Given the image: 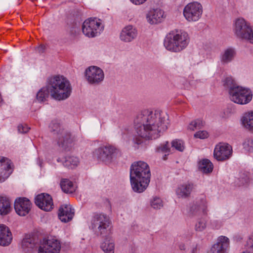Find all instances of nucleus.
<instances>
[{"label":"nucleus","mask_w":253,"mask_h":253,"mask_svg":"<svg viewBox=\"0 0 253 253\" xmlns=\"http://www.w3.org/2000/svg\"><path fill=\"white\" fill-rule=\"evenodd\" d=\"M134 124L137 135L150 139L158 138L161 133L168 128L169 122L167 115L164 112L144 110L137 115Z\"/></svg>","instance_id":"1"},{"label":"nucleus","mask_w":253,"mask_h":253,"mask_svg":"<svg viewBox=\"0 0 253 253\" xmlns=\"http://www.w3.org/2000/svg\"><path fill=\"white\" fill-rule=\"evenodd\" d=\"M72 87L69 81L64 76L57 75L48 79L46 87L42 88L37 94L40 102L44 101L48 95L58 101L68 98L71 95Z\"/></svg>","instance_id":"2"},{"label":"nucleus","mask_w":253,"mask_h":253,"mask_svg":"<svg viewBox=\"0 0 253 253\" xmlns=\"http://www.w3.org/2000/svg\"><path fill=\"white\" fill-rule=\"evenodd\" d=\"M151 176L149 165L139 161L132 164L130 168V181L133 190H145Z\"/></svg>","instance_id":"3"},{"label":"nucleus","mask_w":253,"mask_h":253,"mask_svg":"<svg viewBox=\"0 0 253 253\" xmlns=\"http://www.w3.org/2000/svg\"><path fill=\"white\" fill-rule=\"evenodd\" d=\"M189 40V35L186 32L175 29L167 34L164 44L167 50L171 52H179L187 46Z\"/></svg>","instance_id":"4"},{"label":"nucleus","mask_w":253,"mask_h":253,"mask_svg":"<svg viewBox=\"0 0 253 253\" xmlns=\"http://www.w3.org/2000/svg\"><path fill=\"white\" fill-rule=\"evenodd\" d=\"M50 130L57 137L58 146L63 150H69L73 146L75 138L70 132L64 129L58 121L51 122L49 125Z\"/></svg>","instance_id":"5"},{"label":"nucleus","mask_w":253,"mask_h":253,"mask_svg":"<svg viewBox=\"0 0 253 253\" xmlns=\"http://www.w3.org/2000/svg\"><path fill=\"white\" fill-rule=\"evenodd\" d=\"M93 157L106 164H110L118 157L121 155V151L115 146L106 144L94 150Z\"/></svg>","instance_id":"6"},{"label":"nucleus","mask_w":253,"mask_h":253,"mask_svg":"<svg viewBox=\"0 0 253 253\" xmlns=\"http://www.w3.org/2000/svg\"><path fill=\"white\" fill-rule=\"evenodd\" d=\"M233 32L237 38L253 43V27L243 18H238L233 25Z\"/></svg>","instance_id":"7"},{"label":"nucleus","mask_w":253,"mask_h":253,"mask_svg":"<svg viewBox=\"0 0 253 253\" xmlns=\"http://www.w3.org/2000/svg\"><path fill=\"white\" fill-rule=\"evenodd\" d=\"M230 100L237 104L244 105L249 103L252 99L253 93L248 88L238 86L230 91Z\"/></svg>","instance_id":"8"},{"label":"nucleus","mask_w":253,"mask_h":253,"mask_svg":"<svg viewBox=\"0 0 253 253\" xmlns=\"http://www.w3.org/2000/svg\"><path fill=\"white\" fill-rule=\"evenodd\" d=\"M104 26L100 19L89 18L84 21L82 25L83 33L88 37H94L100 34Z\"/></svg>","instance_id":"9"},{"label":"nucleus","mask_w":253,"mask_h":253,"mask_svg":"<svg viewBox=\"0 0 253 253\" xmlns=\"http://www.w3.org/2000/svg\"><path fill=\"white\" fill-rule=\"evenodd\" d=\"M110 225L109 218L106 215L97 213L94 215L91 220V227L98 235H104L107 233Z\"/></svg>","instance_id":"10"},{"label":"nucleus","mask_w":253,"mask_h":253,"mask_svg":"<svg viewBox=\"0 0 253 253\" xmlns=\"http://www.w3.org/2000/svg\"><path fill=\"white\" fill-rule=\"evenodd\" d=\"M203 13V6L198 2H193L187 4L183 9V15L189 22L199 20Z\"/></svg>","instance_id":"11"},{"label":"nucleus","mask_w":253,"mask_h":253,"mask_svg":"<svg viewBox=\"0 0 253 253\" xmlns=\"http://www.w3.org/2000/svg\"><path fill=\"white\" fill-rule=\"evenodd\" d=\"M85 77L90 84H97L101 82L104 78L103 71L96 66H90L85 70Z\"/></svg>","instance_id":"12"},{"label":"nucleus","mask_w":253,"mask_h":253,"mask_svg":"<svg viewBox=\"0 0 253 253\" xmlns=\"http://www.w3.org/2000/svg\"><path fill=\"white\" fill-rule=\"evenodd\" d=\"M232 153V149L230 145L225 143H220L216 145L213 155L217 161H223L229 159Z\"/></svg>","instance_id":"13"},{"label":"nucleus","mask_w":253,"mask_h":253,"mask_svg":"<svg viewBox=\"0 0 253 253\" xmlns=\"http://www.w3.org/2000/svg\"><path fill=\"white\" fill-rule=\"evenodd\" d=\"M35 203L39 208L45 211H51L54 207L51 196L47 193H42L36 196Z\"/></svg>","instance_id":"14"},{"label":"nucleus","mask_w":253,"mask_h":253,"mask_svg":"<svg viewBox=\"0 0 253 253\" xmlns=\"http://www.w3.org/2000/svg\"><path fill=\"white\" fill-rule=\"evenodd\" d=\"M32 203L27 198L19 197L14 202V209L16 212L20 216L28 214L32 208Z\"/></svg>","instance_id":"15"},{"label":"nucleus","mask_w":253,"mask_h":253,"mask_svg":"<svg viewBox=\"0 0 253 253\" xmlns=\"http://www.w3.org/2000/svg\"><path fill=\"white\" fill-rule=\"evenodd\" d=\"M12 172L10 160L4 157L0 156V182L5 181Z\"/></svg>","instance_id":"16"},{"label":"nucleus","mask_w":253,"mask_h":253,"mask_svg":"<svg viewBox=\"0 0 253 253\" xmlns=\"http://www.w3.org/2000/svg\"><path fill=\"white\" fill-rule=\"evenodd\" d=\"M74 214V210L72 208L70 205H62L59 209L58 217L62 222L66 223L71 221Z\"/></svg>","instance_id":"17"},{"label":"nucleus","mask_w":253,"mask_h":253,"mask_svg":"<svg viewBox=\"0 0 253 253\" xmlns=\"http://www.w3.org/2000/svg\"><path fill=\"white\" fill-rule=\"evenodd\" d=\"M164 18V12L160 8L150 9L146 15L147 22L150 24L161 23Z\"/></svg>","instance_id":"18"},{"label":"nucleus","mask_w":253,"mask_h":253,"mask_svg":"<svg viewBox=\"0 0 253 253\" xmlns=\"http://www.w3.org/2000/svg\"><path fill=\"white\" fill-rule=\"evenodd\" d=\"M137 36V30L132 25H127L123 28L120 34V39L128 42L134 40Z\"/></svg>","instance_id":"19"},{"label":"nucleus","mask_w":253,"mask_h":253,"mask_svg":"<svg viewBox=\"0 0 253 253\" xmlns=\"http://www.w3.org/2000/svg\"><path fill=\"white\" fill-rule=\"evenodd\" d=\"M229 240L225 236L218 237L216 244H214L211 249V253H224L228 247Z\"/></svg>","instance_id":"20"},{"label":"nucleus","mask_w":253,"mask_h":253,"mask_svg":"<svg viewBox=\"0 0 253 253\" xmlns=\"http://www.w3.org/2000/svg\"><path fill=\"white\" fill-rule=\"evenodd\" d=\"M12 240V236L9 228L3 224L0 225V245L8 246Z\"/></svg>","instance_id":"21"},{"label":"nucleus","mask_w":253,"mask_h":253,"mask_svg":"<svg viewBox=\"0 0 253 253\" xmlns=\"http://www.w3.org/2000/svg\"><path fill=\"white\" fill-rule=\"evenodd\" d=\"M236 55L235 49L232 47L225 49L220 55V61L223 64L232 62Z\"/></svg>","instance_id":"22"},{"label":"nucleus","mask_w":253,"mask_h":253,"mask_svg":"<svg viewBox=\"0 0 253 253\" xmlns=\"http://www.w3.org/2000/svg\"><path fill=\"white\" fill-rule=\"evenodd\" d=\"M43 247L48 249L51 253H58L61 249V244L56 238H51L47 240L46 243Z\"/></svg>","instance_id":"23"},{"label":"nucleus","mask_w":253,"mask_h":253,"mask_svg":"<svg viewBox=\"0 0 253 253\" xmlns=\"http://www.w3.org/2000/svg\"><path fill=\"white\" fill-rule=\"evenodd\" d=\"M11 210L9 199L5 197H0V215H7L11 212Z\"/></svg>","instance_id":"24"},{"label":"nucleus","mask_w":253,"mask_h":253,"mask_svg":"<svg viewBox=\"0 0 253 253\" xmlns=\"http://www.w3.org/2000/svg\"><path fill=\"white\" fill-rule=\"evenodd\" d=\"M243 126L250 131H253V111L244 114L242 119Z\"/></svg>","instance_id":"25"},{"label":"nucleus","mask_w":253,"mask_h":253,"mask_svg":"<svg viewBox=\"0 0 253 253\" xmlns=\"http://www.w3.org/2000/svg\"><path fill=\"white\" fill-rule=\"evenodd\" d=\"M213 165L208 159H203L199 163V169L203 173L208 174L212 172Z\"/></svg>","instance_id":"26"},{"label":"nucleus","mask_w":253,"mask_h":253,"mask_svg":"<svg viewBox=\"0 0 253 253\" xmlns=\"http://www.w3.org/2000/svg\"><path fill=\"white\" fill-rule=\"evenodd\" d=\"M35 246L33 238L29 236H26L22 242V248L26 253H30L34 248Z\"/></svg>","instance_id":"27"},{"label":"nucleus","mask_w":253,"mask_h":253,"mask_svg":"<svg viewBox=\"0 0 253 253\" xmlns=\"http://www.w3.org/2000/svg\"><path fill=\"white\" fill-rule=\"evenodd\" d=\"M63 165L69 168L74 169L79 164V159L74 156H67L63 161Z\"/></svg>","instance_id":"28"},{"label":"nucleus","mask_w":253,"mask_h":253,"mask_svg":"<svg viewBox=\"0 0 253 253\" xmlns=\"http://www.w3.org/2000/svg\"><path fill=\"white\" fill-rule=\"evenodd\" d=\"M223 85L225 88L228 89L229 95L230 94L231 89L236 88L239 85L237 84L236 82L231 76L225 77L222 81Z\"/></svg>","instance_id":"29"},{"label":"nucleus","mask_w":253,"mask_h":253,"mask_svg":"<svg viewBox=\"0 0 253 253\" xmlns=\"http://www.w3.org/2000/svg\"><path fill=\"white\" fill-rule=\"evenodd\" d=\"M250 182V179L246 173H241L240 177L235 181V184L239 187L245 188Z\"/></svg>","instance_id":"30"},{"label":"nucleus","mask_w":253,"mask_h":253,"mask_svg":"<svg viewBox=\"0 0 253 253\" xmlns=\"http://www.w3.org/2000/svg\"><path fill=\"white\" fill-rule=\"evenodd\" d=\"M205 125V123L201 120L197 119L192 121L188 126L187 129L190 131H194L200 129Z\"/></svg>","instance_id":"31"},{"label":"nucleus","mask_w":253,"mask_h":253,"mask_svg":"<svg viewBox=\"0 0 253 253\" xmlns=\"http://www.w3.org/2000/svg\"><path fill=\"white\" fill-rule=\"evenodd\" d=\"M60 187L62 190L75 189L77 188L76 184L73 183L68 179H63L61 181Z\"/></svg>","instance_id":"32"},{"label":"nucleus","mask_w":253,"mask_h":253,"mask_svg":"<svg viewBox=\"0 0 253 253\" xmlns=\"http://www.w3.org/2000/svg\"><path fill=\"white\" fill-rule=\"evenodd\" d=\"M104 253H114V244L109 241H106L101 245Z\"/></svg>","instance_id":"33"},{"label":"nucleus","mask_w":253,"mask_h":253,"mask_svg":"<svg viewBox=\"0 0 253 253\" xmlns=\"http://www.w3.org/2000/svg\"><path fill=\"white\" fill-rule=\"evenodd\" d=\"M156 152L161 153H165L168 155L171 152V148L169 147V143L168 141L164 144H161L157 147Z\"/></svg>","instance_id":"34"},{"label":"nucleus","mask_w":253,"mask_h":253,"mask_svg":"<svg viewBox=\"0 0 253 253\" xmlns=\"http://www.w3.org/2000/svg\"><path fill=\"white\" fill-rule=\"evenodd\" d=\"M171 144L172 148H174L180 152H182L185 148L184 142L181 140H174L171 142Z\"/></svg>","instance_id":"35"},{"label":"nucleus","mask_w":253,"mask_h":253,"mask_svg":"<svg viewBox=\"0 0 253 253\" xmlns=\"http://www.w3.org/2000/svg\"><path fill=\"white\" fill-rule=\"evenodd\" d=\"M151 205L154 209H160L163 206L162 201L159 198L154 197Z\"/></svg>","instance_id":"36"},{"label":"nucleus","mask_w":253,"mask_h":253,"mask_svg":"<svg viewBox=\"0 0 253 253\" xmlns=\"http://www.w3.org/2000/svg\"><path fill=\"white\" fill-rule=\"evenodd\" d=\"M206 227V222L205 219H201L195 225V229L197 231H202Z\"/></svg>","instance_id":"37"},{"label":"nucleus","mask_w":253,"mask_h":253,"mask_svg":"<svg viewBox=\"0 0 253 253\" xmlns=\"http://www.w3.org/2000/svg\"><path fill=\"white\" fill-rule=\"evenodd\" d=\"M244 147L248 151L253 152V139H247L244 143Z\"/></svg>","instance_id":"38"},{"label":"nucleus","mask_w":253,"mask_h":253,"mask_svg":"<svg viewBox=\"0 0 253 253\" xmlns=\"http://www.w3.org/2000/svg\"><path fill=\"white\" fill-rule=\"evenodd\" d=\"M246 248L248 251V253L253 252V234L250 236L247 241Z\"/></svg>","instance_id":"39"},{"label":"nucleus","mask_w":253,"mask_h":253,"mask_svg":"<svg viewBox=\"0 0 253 253\" xmlns=\"http://www.w3.org/2000/svg\"><path fill=\"white\" fill-rule=\"evenodd\" d=\"M209 136L208 132L206 130H200L196 132L194 136L195 138L200 139H205L207 138Z\"/></svg>","instance_id":"40"},{"label":"nucleus","mask_w":253,"mask_h":253,"mask_svg":"<svg viewBox=\"0 0 253 253\" xmlns=\"http://www.w3.org/2000/svg\"><path fill=\"white\" fill-rule=\"evenodd\" d=\"M190 191H177V195L178 198H186L190 194Z\"/></svg>","instance_id":"41"},{"label":"nucleus","mask_w":253,"mask_h":253,"mask_svg":"<svg viewBox=\"0 0 253 253\" xmlns=\"http://www.w3.org/2000/svg\"><path fill=\"white\" fill-rule=\"evenodd\" d=\"M29 129V128L26 125H20L18 126V130L20 133H26Z\"/></svg>","instance_id":"42"},{"label":"nucleus","mask_w":253,"mask_h":253,"mask_svg":"<svg viewBox=\"0 0 253 253\" xmlns=\"http://www.w3.org/2000/svg\"><path fill=\"white\" fill-rule=\"evenodd\" d=\"M183 188L182 190H192V189L195 188L193 184L188 183V184H186L185 186H183ZM180 190H182V189H180Z\"/></svg>","instance_id":"43"},{"label":"nucleus","mask_w":253,"mask_h":253,"mask_svg":"<svg viewBox=\"0 0 253 253\" xmlns=\"http://www.w3.org/2000/svg\"><path fill=\"white\" fill-rule=\"evenodd\" d=\"M131 2L136 5H140L144 3L147 0H130Z\"/></svg>","instance_id":"44"},{"label":"nucleus","mask_w":253,"mask_h":253,"mask_svg":"<svg viewBox=\"0 0 253 253\" xmlns=\"http://www.w3.org/2000/svg\"><path fill=\"white\" fill-rule=\"evenodd\" d=\"M45 49V46L43 45H41L37 48V51L39 53H42Z\"/></svg>","instance_id":"45"},{"label":"nucleus","mask_w":253,"mask_h":253,"mask_svg":"<svg viewBox=\"0 0 253 253\" xmlns=\"http://www.w3.org/2000/svg\"><path fill=\"white\" fill-rule=\"evenodd\" d=\"M65 193L67 194H69V195H71L72 196H74V193L76 192V191H69V190H68V191H63Z\"/></svg>","instance_id":"46"},{"label":"nucleus","mask_w":253,"mask_h":253,"mask_svg":"<svg viewBox=\"0 0 253 253\" xmlns=\"http://www.w3.org/2000/svg\"><path fill=\"white\" fill-rule=\"evenodd\" d=\"M193 207L192 208V209H191V211H192V213L193 214H195V213H194V211H193Z\"/></svg>","instance_id":"47"},{"label":"nucleus","mask_w":253,"mask_h":253,"mask_svg":"<svg viewBox=\"0 0 253 253\" xmlns=\"http://www.w3.org/2000/svg\"><path fill=\"white\" fill-rule=\"evenodd\" d=\"M166 156H167V155H166V154H165V156H164V157H163V159H164V160H166L167 159Z\"/></svg>","instance_id":"48"},{"label":"nucleus","mask_w":253,"mask_h":253,"mask_svg":"<svg viewBox=\"0 0 253 253\" xmlns=\"http://www.w3.org/2000/svg\"><path fill=\"white\" fill-rule=\"evenodd\" d=\"M2 98H1V95L0 94V103L2 102Z\"/></svg>","instance_id":"49"},{"label":"nucleus","mask_w":253,"mask_h":253,"mask_svg":"<svg viewBox=\"0 0 253 253\" xmlns=\"http://www.w3.org/2000/svg\"><path fill=\"white\" fill-rule=\"evenodd\" d=\"M137 192H141L142 191H136Z\"/></svg>","instance_id":"50"}]
</instances>
